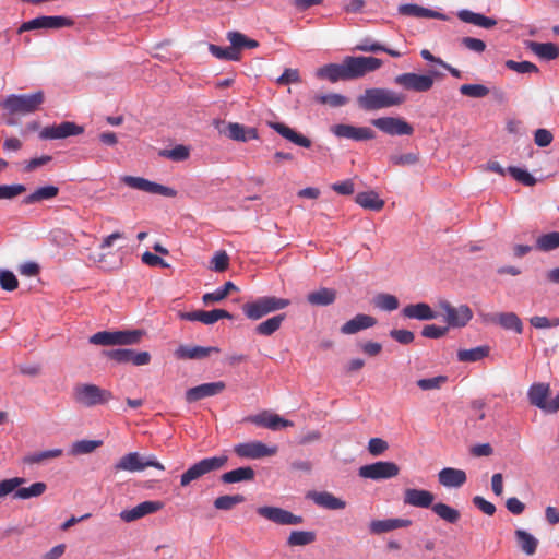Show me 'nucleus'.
<instances>
[{
    "label": "nucleus",
    "instance_id": "1",
    "mask_svg": "<svg viewBox=\"0 0 559 559\" xmlns=\"http://www.w3.org/2000/svg\"><path fill=\"white\" fill-rule=\"evenodd\" d=\"M405 100L406 96L403 93L383 87L367 88L357 98L359 107L367 111L400 106Z\"/></svg>",
    "mask_w": 559,
    "mask_h": 559
},
{
    "label": "nucleus",
    "instance_id": "48",
    "mask_svg": "<svg viewBox=\"0 0 559 559\" xmlns=\"http://www.w3.org/2000/svg\"><path fill=\"white\" fill-rule=\"evenodd\" d=\"M61 455H62V450L61 449L45 450V451L34 452V453L27 454L23 459V462L26 463V464H29V465L40 464V463H43V462H45L47 460L56 459V457H59Z\"/></svg>",
    "mask_w": 559,
    "mask_h": 559
},
{
    "label": "nucleus",
    "instance_id": "57",
    "mask_svg": "<svg viewBox=\"0 0 559 559\" xmlns=\"http://www.w3.org/2000/svg\"><path fill=\"white\" fill-rule=\"evenodd\" d=\"M508 173L512 176V178L524 186L532 187L536 183L534 176L525 169L511 166L508 168Z\"/></svg>",
    "mask_w": 559,
    "mask_h": 559
},
{
    "label": "nucleus",
    "instance_id": "16",
    "mask_svg": "<svg viewBox=\"0 0 559 559\" xmlns=\"http://www.w3.org/2000/svg\"><path fill=\"white\" fill-rule=\"evenodd\" d=\"M234 452L239 457L258 460L275 455L277 453V447H267L261 441H250L236 444Z\"/></svg>",
    "mask_w": 559,
    "mask_h": 559
},
{
    "label": "nucleus",
    "instance_id": "44",
    "mask_svg": "<svg viewBox=\"0 0 559 559\" xmlns=\"http://www.w3.org/2000/svg\"><path fill=\"white\" fill-rule=\"evenodd\" d=\"M237 289V286L233 282L228 281L222 287L217 288L215 292L204 294L202 297V301L206 306L219 302L224 300L230 292Z\"/></svg>",
    "mask_w": 559,
    "mask_h": 559
},
{
    "label": "nucleus",
    "instance_id": "9",
    "mask_svg": "<svg viewBox=\"0 0 559 559\" xmlns=\"http://www.w3.org/2000/svg\"><path fill=\"white\" fill-rule=\"evenodd\" d=\"M438 71H430V74L402 73L394 78V83L407 91L427 92L433 85V76H441Z\"/></svg>",
    "mask_w": 559,
    "mask_h": 559
},
{
    "label": "nucleus",
    "instance_id": "28",
    "mask_svg": "<svg viewBox=\"0 0 559 559\" xmlns=\"http://www.w3.org/2000/svg\"><path fill=\"white\" fill-rule=\"evenodd\" d=\"M307 498L311 499L317 506L328 510H342L346 502L329 491H310Z\"/></svg>",
    "mask_w": 559,
    "mask_h": 559
},
{
    "label": "nucleus",
    "instance_id": "32",
    "mask_svg": "<svg viewBox=\"0 0 559 559\" xmlns=\"http://www.w3.org/2000/svg\"><path fill=\"white\" fill-rule=\"evenodd\" d=\"M402 314L405 318L417 320H433L438 317L428 304L418 302L403 308Z\"/></svg>",
    "mask_w": 559,
    "mask_h": 559
},
{
    "label": "nucleus",
    "instance_id": "60",
    "mask_svg": "<svg viewBox=\"0 0 559 559\" xmlns=\"http://www.w3.org/2000/svg\"><path fill=\"white\" fill-rule=\"evenodd\" d=\"M26 191V187L21 183L1 185L0 200H11Z\"/></svg>",
    "mask_w": 559,
    "mask_h": 559
},
{
    "label": "nucleus",
    "instance_id": "41",
    "mask_svg": "<svg viewBox=\"0 0 559 559\" xmlns=\"http://www.w3.org/2000/svg\"><path fill=\"white\" fill-rule=\"evenodd\" d=\"M431 510L441 520L450 524H455L461 518V513L457 509L443 502L433 503Z\"/></svg>",
    "mask_w": 559,
    "mask_h": 559
},
{
    "label": "nucleus",
    "instance_id": "6",
    "mask_svg": "<svg viewBox=\"0 0 559 559\" xmlns=\"http://www.w3.org/2000/svg\"><path fill=\"white\" fill-rule=\"evenodd\" d=\"M143 332L140 330L133 331H102L93 334L90 337V343L102 346L114 345H133L141 341Z\"/></svg>",
    "mask_w": 559,
    "mask_h": 559
},
{
    "label": "nucleus",
    "instance_id": "11",
    "mask_svg": "<svg viewBox=\"0 0 559 559\" xmlns=\"http://www.w3.org/2000/svg\"><path fill=\"white\" fill-rule=\"evenodd\" d=\"M400 473V467L394 462L379 461L372 464L364 465L359 468L358 475L362 478L381 480L396 477Z\"/></svg>",
    "mask_w": 559,
    "mask_h": 559
},
{
    "label": "nucleus",
    "instance_id": "7",
    "mask_svg": "<svg viewBox=\"0 0 559 559\" xmlns=\"http://www.w3.org/2000/svg\"><path fill=\"white\" fill-rule=\"evenodd\" d=\"M344 67L346 80L362 78L382 67V60L374 57H345Z\"/></svg>",
    "mask_w": 559,
    "mask_h": 559
},
{
    "label": "nucleus",
    "instance_id": "52",
    "mask_svg": "<svg viewBox=\"0 0 559 559\" xmlns=\"http://www.w3.org/2000/svg\"><path fill=\"white\" fill-rule=\"evenodd\" d=\"M102 444L103 442L100 440H79L72 444L70 453L72 455L88 454Z\"/></svg>",
    "mask_w": 559,
    "mask_h": 559
},
{
    "label": "nucleus",
    "instance_id": "54",
    "mask_svg": "<svg viewBox=\"0 0 559 559\" xmlns=\"http://www.w3.org/2000/svg\"><path fill=\"white\" fill-rule=\"evenodd\" d=\"M211 53L221 60H233L237 61L240 59V52L236 51V49L231 47H221L217 45L211 44L209 47Z\"/></svg>",
    "mask_w": 559,
    "mask_h": 559
},
{
    "label": "nucleus",
    "instance_id": "12",
    "mask_svg": "<svg viewBox=\"0 0 559 559\" xmlns=\"http://www.w3.org/2000/svg\"><path fill=\"white\" fill-rule=\"evenodd\" d=\"M121 181L132 189L147 193L159 194L167 198H175L177 195V191L175 189L154 181H150L143 177L123 176Z\"/></svg>",
    "mask_w": 559,
    "mask_h": 559
},
{
    "label": "nucleus",
    "instance_id": "14",
    "mask_svg": "<svg viewBox=\"0 0 559 559\" xmlns=\"http://www.w3.org/2000/svg\"><path fill=\"white\" fill-rule=\"evenodd\" d=\"M103 354L117 364H132L134 366H146L151 362L148 352H135L131 348H118L104 350Z\"/></svg>",
    "mask_w": 559,
    "mask_h": 559
},
{
    "label": "nucleus",
    "instance_id": "13",
    "mask_svg": "<svg viewBox=\"0 0 559 559\" xmlns=\"http://www.w3.org/2000/svg\"><path fill=\"white\" fill-rule=\"evenodd\" d=\"M257 513L278 525H299L304 522L302 516L296 515L280 507L263 506L257 508Z\"/></svg>",
    "mask_w": 559,
    "mask_h": 559
},
{
    "label": "nucleus",
    "instance_id": "30",
    "mask_svg": "<svg viewBox=\"0 0 559 559\" xmlns=\"http://www.w3.org/2000/svg\"><path fill=\"white\" fill-rule=\"evenodd\" d=\"M412 521L408 519H384L373 520L369 524L372 534H382L397 528L408 527Z\"/></svg>",
    "mask_w": 559,
    "mask_h": 559
},
{
    "label": "nucleus",
    "instance_id": "61",
    "mask_svg": "<svg viewBox=\"0 0 559 559\" xmlns=\"http://www.w3.org/2000/svg\"><path fill=\"white\" fill-rule=\"evenodd\" d=\"M229 266V257L226 251H217L211 259L210 269L215 272H224Z\"/></svg>",
    "mask_w": 559,
    "mask_h": 559
},
{
    "label": "nucleus",
    "instance_id": "10",
    "mask_svg": "<svg viewBox=\"0 0 559 559\" xmlns=\"http://www.w3.org/2000/svg\"><path fill=\"white\" fill-rule=\"evenodd\" d=\"M74 21L71 17L62 15H43L24 22L17 29V33H24L35 29H60L71 27Z\"/></svg>",
    "mask_w": 559,
    "mask_h": 559
},
{
    "label": "nucleus",
    "instance_id": "5",
    "mask_svg": "<svg viewBox=\"0 0 559 559\" xmlns=\"http://www.w3.org/2000/svg\"><path fill=\"white\" fill-rule=\"evenodd\" d=\"M112 399V393L96 384L79 383L73 388V400L85 407L106 404Z\"/></svg>",
    "mask_w": 559,
    "mask_h": 559
},
{
    "label": "nucleus",
    "instance_id": "55",
    "mask_svg": "<svg viewBox=\"0 0 559 559\" xmlns=\"http://www.w3.org/2000/svg\"><path fill=\"white\" fill-rule=\"evenodd\" d=\"M26 483V479L23 477H13L3 479L0 481V498H4L5 496L13 493V498H15V491L20 486Z\"/></svg>",
    "mask_w": 559,
    "mask_h": 559
},
{
    "label": "nucleus",
    "instance_id": "27",
    "mask_svg": "<svg viewBox=\"0 0 559 559\" xmlns=\"http://www.w3.org/2000/svg\"><path fill=\"white\" fill-rule=\"evenodd\" d=\"M212 353H219V348L215 346H188L180 345L175 355L179 359H191V360H200L207 358Z\"/></svg>",
    "mask_w": 559,
    "mask_h": 559
},
{
    "label": "nucleus",
    "instance_id": "43",
    "mask_svg": "<svg viewBox=\"0 0 559 559\" xmlns=\"http://www.w3.org/2000/svg\"><path fill=\"white\" fill-rule=\"evenodd\" d=\"M489 346H477L469 349H460L457 352V359L462 362H476L489 355Z\"/></svg>",
    "mask_w": 559,
    "mask_h": 559
},
{
    "label": "nucleus",
    "instance_id": "42",
    "mask_svg": "<svg viewBox=\"0 0 559 559\" xmlns=\"http://www.w3.org/2000/svg\"><path fill=\"white\" fill-rule=\"evenodd\" d=\"M59 188L56 186H45L36 189L33 193L27 195L24 200V204H34L44 200H50L58 195Z\"/></svg>",
    "mask_w": 559,
    "mask_h": 559
},
{
    "label": "nucleus",
    "instance_id": "15",
    "mask_svg": "<svg viewBox=\"0 0 559 559\" xmlns=\"http://www.w3.org/2000/svg\"><path fill=\"white\" fill-rule=\"evenodd\" d=\"M439 307L443 311L444 321L453 328L465 326L473 318V312L467 305L453 307L449 301H441Z\"/></svg>",
    "mask_w": 559,
    "mask_h": 559
},
{
    "label": "nucleus",
    "instance_id": "39",
    "mask_svg": "<svg viewBox=\"0 0 559 559\" xmlns=\"http://www.w3.org/2000/svg\"><path fill=\"white\" fill-rule=\"evenodd\" d=\"M514 534L518 545L524 554L532 556L536 552L538 539L535 536L522 528H518Z\"/></svg>",
    "mask_w": 559,
    "mask_h": 559
},
{
    "label": "nucleus",
    "instance_id": "40",
    "mask_svg": "<svg viewBox=\"0 0 559 559\" xmlns=\"http://www.w3.org/2000/svg\"><path fill=\"white\" fill-rule=\"evenodd\" d=\"M355 200L357 204L367 210L380 211L384 206V201L374 191L357 193Z\"/></svg>",
    "mask_w": 559,
    "mask_h": 559
},
{
    "label": "nucleus",
    "instance_id": "58",
    "mask_svg": "<svg viewBox=\"0 0 559 559\" xmlns=\"http://www.w3.org/2000/svg\"><path fill=\"white\" fill-rule=\"evenodd\" d=\"M389 160L394 166H412L418 163L419 155L417 153L392 154Z\"/></svg>",
    "mask_w": 559,
    "mask_h": 559
},
{
    "label": "nucleus",
    "instance_id": "8",
    "mask_svg": "<svg viewBox=\"0 0 559 559\" xmlns=\"http://www.w3.org/2000/svg\"><path fill=\"white\" fill-rule=\"evenodd\" d=\"M147 467L165 469V466L154 455L142 456L139 452H130L123 455L114 466L117 472L127 471L131 473L142 472Z\"/></svg>",
    "mask_w": 559,
    "mask_h": 559
},
{
    "label": "nucleus",
    "instance_id": "3",
    "mask_svg": "<svg viewBox=\"0 0 559 559\" xmlns=\"http://www.w3.org/2000/svg\"><path fill=\"white\" fill-rule=\"evenodd\" d=\"M228 462V456L225 454L204 457L194 464H192L185 473L180 476V486L187 487L192 481L204 477L207 474L217 472L225 467Z\"/></svg>",
    "mask_w": 559,
    "mask_h": 559
},
{
    "label": "nucleus",
    "instance_id": "51",
    "mask_svg": "<svg viewBox=\"0 0 559 559\" xmlns=\"http://www.w3.org/2000/svg\"><path fill=\"white\" fill-rule=\"evenodd\" d=\"M536 248L545 252L559 248V231H551L539 236L536 240Z\"/></svg>",
    "mask_w": 559,
    "mask_h": 559
},
{
    "label": "nucleus",
    "instance_id": "33",
    "mask_svg": "<svg viewBox=\"0 0 559 559\" xmlns=\"http://www.w3.org/2000/svg\"><path fill=\"white\" fill-rule=\"evenodd\" d=\"M254 477V469L250 466H243L222 474L219 480L223 484H236L241 481H252Z\"/></svg>",
    "mask_w": 559,
    "mask_h": 559
},
{
    "label": "nucleus",
    "instance_id": "46",
    "mask_svg": "<svg viewBox=\"0 0 559 559\" xmlns=\"http://www.w3.org/2000/svg\"><path fill=\"white\" fill-rule=\"evenodd\" d=\"M47 485L43 481L33 483L29 487H19L15 491V499L26 500L37 498L45 493Z\"/></svg>",
    "mask_w": 559,
    "mask_h": 559
},
{
    "label": "nucleus",
    "instance_id": "37",
    "mask_svg": "<svg viewBox=\"0 0 559 559\" xmlns=\"http://www.w3.org/2000/svg\"><path fill=\"white\" fill-rule=\"evenodd\" d=\"M319 79H326L332 83H335L340 80L347 81L345 74L344 61L341 64L337 63H329L317 70L316 73Z\"/></svg>",
    "mask_w": 559,
    "mask_h": 559
},
{
    "label": "nucleus",
    "instance_id": "24",
    "mask_svg": "<svg viewBox=\"0 0 559 559\" xmlns=\"http://www.w3.org/2000/svg\"><path fill=\"white\" fill-rule=\"evenodd\" d=\"M435 496L429 490L407 488L404 490L403 502L416 508H431Z\"/></svg>",
    "mask_w": 559,
    "mask_h": 559
},
{
    "label": "nucleus",
    "instance_id": "49",
    "mask_svg": "<svg viewBox=\"0 0 559 559\" xmlns=\"http://www.w3.org/2000/svg\"><path fill=\"white\" fill-rule=\"evenodd\" d=\"M245 500L246 498L242 495H224L217 497L214 500L213 506L217 510L229 511L234 509L237 504L245 502Z\"/></svg>",
    "mask_w": 559,
    "mask_h": 559
},
{
    "label": "nucleus",
    "instance_id": "23",
    "mask_svg": "<svg viewBox=\"0 0 559 559\" xmlns=\"http://www.w3.org/2000/svg\"><path fill=\"white\" fill-rule=\"evenodd\" d=\"M549 394L550 386L547 383H533L527 391L530 403L546 413H550L551 401H547Z\"/></svg>",
    "mask_w": 559,
    "mask_h": 559
},
{
    "label": "nucleus",
    "instance_id": "4",
    "mask_svg": "<svg viewBox=\"0 0 559 559\" xmlns=\"http://www.w3.org/2000/svg\"><path fill=\"white\" fill-rule=\"evenodd\" d=\"M289 304L290 301L285 298L264 296L254 301L246 302L242 306V310L248 319L259 320L271 312L286 308Z\"/></svg>",
    "mask_w": 559,
    "mask_h": 559
},
{
    "label": "nucleus",
    "instance_id": "63",
    "mask_svg": "<svg viewBox=\"0 0 559 559\" xmlns=\"http://www.w3.org/2000/svg\"><path fill=\"white\" fill-rule=\"evenodd\" d=\"M316 99L320 104L329 105L331 107H342L347 104V98L336 93L319 95Z\"/></svg>",
    "mask_w": 559,
    "mask_h": 559
},
{
    "label": "nucleus",
    "instance_id": "56",
    "mask_svg": "<svg viewBox=\"0 0 559 559\" xmlns=\"http://www.w3.org/2000/svg\"><path fill=\"white\" fill-rule=\"evenodd\" d=\"M460 93L472 98H483L489 94V88L483 84H463Z\"/></svg>",
    "mask_w": 559,
    "mask_h": 559
},
{
    "label": "nucleus",
    "instance_id": "45",
    "mask_svg": "<svg viewBox=\"0 0 559 559\" xmlns=\"http://www.w3.org/2000/svg\"><path fill=\"white\" fill-rule=\"evenodd\" d=\"M285 320V314L281 313L269 318L255 326V332L260 335L269 336L275 333Z\"/></svg>",
    "mask_w": 559,
    "mask_h": 559
},
{
    "label": "nucleus",
    "instance_id": "31",
    "mask_svg": "<svg viewBox=\"0 0 559 559\" xmlns=\"http://www.w3.org/2000/svg\"><path fill=\"white\" fill-rule=\"evenodd\" d=\"M270 127L275 130L278 134H281L284 139L290 141L292 143L309 148L311 146V141L307 136L297 133L295 130L289 128L288 126L282 122H271Z\"/></svg>",
    "mask_w": 559,
    "mask_h": 559
},
{
    "label": "nucleus",
    "instance_id": "59",
    "mask_svg": "<svg viewBox=\"0 0 559 559\" xmlns=\"http://www.w3.org/2000/svg\"><path fill=\"white\" fill-rule=\"evenodd\" d=\"M506 67L512 71H515L518 73H538L539 69L536 64H534L531 61H514V60H507Z\"/></svg>",
    "mask_w": 559,
    "mask_h": 559
},
{
    "label": "nucleus",
    "instance_id": "35",
    "mask_svg": "<svg viewBox=\"0 0 559 559\" xmlns=\"http://www.w3.org/2000/svg\"><path fill=\"white\" fill-rule=\"evenodd\" d=\"M457 17L465 23H469L486 29L492 28L497 25V21L492 17L485 16L480 13H475L469 10H461L457 12Z\"/></svg>",
    "mask_w": 559,
    "mask_h": 559
},
{
    "label": "nucleus",
    "instance_id": "53",
    "mask_svg": "<svg viewBox=\"0 0 559 559\" xmlns=\"http://www.w3.org/2000/svg\"><path fill=\"white\" fill-rule=\"evenodd\" d=\"M159 156L168 158L174 162H183L189 158L190 150L189 147L179 144L170 150H162L159 151Z\"/></svg>",
    "mask_w": 559,
    "mask_h": 559
},
{
    "label": "nucleus",
    "instance_id": "18",
    "mask_svg": "<svg viewBox=\"0 0 559 559\" xmlns=\"http://www.w3.org/2000/svg\"><path fill=\"white\" fill-rule=\"evenodd\" d=\"M371 123L389 135H411L414 132V128L402 118L382 117L371 120Z\"/></svg>",
    "mask_w": 559,
    "mask_h": 559
},
{
    "label": "nucleus",
    "instance_id": "36",
    "mask_svg": "<svg viewBox=\"0 0 559 559\" xmlns=\"http://www.w3.org/2000/svg\"><path fill=\"white\" fill-rule=\"evenodd\" d=\"M226 134L229 139L239 142L258 139V131L254 128H246L237 122L228 123Z\"/></svg>",
    "mask_w": 559,
    "mask_h": 559
},
{
    "label": "nucleus",
    "instance_id": "64",
    "mask_svg": "<svg viewBox=\"0 0 559 559\" xmlns=\"http://www.w3.org/2000/svg\"><path fill=\"white\" fill-rule=\"evenodd\" d=\"M530 323L535 329H549L559 326V318L548 319L544 316H534L530 319Z\"/></svg>",
    "mask_w": 559,
    "mask_h": 559
},
{
    "label": "nucleus",
    "instance_id": "34",
    "mask_svg": "<svg viewBox=\"0 0 559 559\" xmlns=\"http://www.w3.org/2000/svg\"><path fill=\"white\" fill-rule=\"evenodd\" d=\"M526 47L544 60H555L559 57V47L554 43L528 41Z\"/></svg>",
    "mask_w": 559,
    "mask_h": 559
},
{
    "label": "nucleus",
    "instance_id": "21",
    "mask_svg": "<svg viewBox=\"0 0 559 559\" xmlns=\"http://www.w3.org/2000/svg\"><path fill=\"white\" fill-rule=\"evenodd\" d=\"M484 321L498 324L502 329L514 331L518 334L523 332V323L514 312L488 313L484 316Z\"/></svg>",
    "mask_w": 559,
    "mask_h": 559
},
{
    "label": "nucleus",
    "instance_id": "19",
    "mask_svg": "<svg viewBox=\"0 0 559 559\" xmlns=\"http://www.w3.org/2000/svg\"><path fill=\"white\" fill-rule=\"evenodd\" d=\"M331 132L337 138L353 141H368L376 138L374 131L368 127H355L345 123L334 124Z\"/></svg>",
    "mask_w": 559,
    "mask_h": 559
},
{
    "label": "nucleus",
    "instance_id": "62",
    "mask_svg": "<svg viewBox=\"0 0 559 559\" xmlns=\"http://www.w3.org/2000/svg\"><path fill=\"white\" fill-rule=\"evenodd\" d=\"M447 380L448 378L445 376H437L433 378L419 379L417 381V385L423 391L438 390L447 382Z\"/></svg>",
    "mask_w": 559,
    "mask_h": 559
},
{
    "label": "nucleus",
    "instance_id": "26",
    "mask_svg": "<svg viewBox=\"0 0 559 559\" xmlns=\"http://www.w3.org/2000/svg\"><path fill=\"white\" fill-rule=\"evenodd\" d=\"M466 480L467 476L463 469L444 467L438 473V481L445 488H460Z\"/></svg>",
    "mask_w": 559,
    "mask_h": 559
},
{
    "label": "nucleus",
    "instance_id": "2",
    "mask_svg": "<svg viewBox=\"0 0 559 559\" xmlns=\"http://www.w3.org/2000/svg\"><path fill=\"white\" fill-rule=\"evenodd\" d=\"M44 100L43 91L33 94H11L2 100L1 106L10 115H29L38 110Z\"/></svg>",
    "mask_w": 559,
    "mask_h": 559
},
{
    "label": "nucleus",
    "instance_id": "38",
    "mask_svg": "<svg viewBox=\"0 0 559 559\" xmlns=\"http://www.w3.org/2000/svg\"><path fill=\"white\" fill-rule=\"evenodd\" d=\"M336 299V292L332 288H320L307 295V301L312 306H329Z\"/></svg>",
    "mask_w": 559,
    "mask_h": 559
},
{
    "label": "nucleus",
    "instance_id": "47",
    "mask_svg": "<svg viewBox=\"0 0 559 559\" xmlns=\"http://www.w3.org/2000/svg\"><path fill=\"white\" fill-rule=\"evenodd\" d=\"M316 538V533L312 531H293L286 543L289 547L306 546L312 544Z\"/></svg>",
    "mask_w": 559,
    "mask_h": 559
},
{
    "label": "nucleus",
    "instance_id": "25",
    "mask_svg": "<svg viewBox=\"0 0 559 559\" xmlns=\"http://www.w3.org/2000/svg\"><path fill=\"white\" fill-rule=\"evenodd\" d=\"M397 11L401 15L405 16H415V17H427V19H437L441 21H448L449 16L444 13L427 9L414 3H405L401 4L397 8Z\"/></svg>",
    "mask_w": 559,
    "mask_h": 559
},
{
    "label": "nucleus",
    "instance_id": "17",
    "mask_svg": "<svg viewBox=\"0 0 559 559\" xmlns=\"http://www.w3.org/2000/svg\"><path fill=\"white\" fill-rule=\"evenodd\" d=\"M84 132L82 126L72 121H63L59 124L47 126L39 132L41 140H60L69 136L80 135Z\"/></svg>",
    "mask_w": 559,
    "mask_h": 559
},
{
    "label": "nucleus",
    "instance_id": "20",
    "mask_svg": "<svg viewBox=\"0 0 559 559\" xmlns=\"http://www.w3.org/2000/svg\"><path fill=\"white\" fill-rule=\"evenodd\" d=\"M179 318L186 321H199L203 324L211 325L221 319H231V314L224 309H213L211 311L195 310L191 312H179Z\"/></svg>",
    "mask_w": 559,
    "mask_h": 559
},
{
    "label": "nucleus",
    "instance_id": "22",
    "mask_svg": "<svg viewBox=\"0 0 559 559\" xmlns=\"http://www.w3.org/2000/svg\"><path fill=\"white\" fill-rule=\"evenodd\" d=\"M225 388L226 385L223 381L203 383L187 390L186 401L193 403L205 397L214 396L222 393Z\"/></svg>",
    "mask_w": 559,
    "mask_h": 559
},
{
    "label": "nucleus",
    "instance_id": "50",
    "mask_svg": "<svg viewBox=\"0 0 559 559\" xmlns=\"http://www.w3.org/2000/svg\"><path fill=\"white\" fill-rule=\"evenodd\" d=\"M373 305L380 310L393 311L399 308L400 302L394 295L380 293L373 297Z\"/></svg>",
    "mask_w": 559,
    "mask_h": 559
},
{
    "label": "nucleus",
    "instance_id": "29",
    "mask_svg": "<svg viewBox=\"0 0 559 559\" xmlns=\"http://www.w3.org/2000/svg\"><path fill=\"white\" fill-rule=\"evenodd\" d=\"M377 324L376 318L359 313L341 326L343 334H355L361 330L372 328Z\"/></svg>",
    "mask_w": 559,
    "mask_h": 559
}]
</instances>
